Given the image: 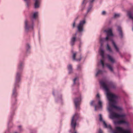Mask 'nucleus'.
<instances>
[{"mask_svg":"<svg viewBox=\"0 0 133 133\" xmlns=\"http://www.w3.org/2000/svg\"><path fill=\"white\" fill-rule=\"evenodd\" d=\"M99 83L101 86L107 92V95L109 101L110 106L108 108L109 111L110 112H112V108H114L118 110H122V108H121L116 105V100L117 99L118 96L109 92L108 85L105 82L102 81H99Z\"/></svg>","mask_w":133,"mask_h":133,"instance_id":"nucleus-1","label":"nucleus"},{"mask_svg":"<svg viewBox=\"0 0 133 133\" xmlns=\"http://www.w3.org/2000/svg\"><path fill=\"white\" fill-rule=\"evenodd\" d=\"M111 116L112 119H118L121 118L122 119L121 120L115 121V124H124L127 125L128 124V122L123 119L125 116V115L124 114H119L114 112H112L111 114Z\"/></svg>","mask_w":133,"mask_h":133,"instance_id":"nucleus-2","label":"nucleus"},{"mask_svg":"<svg viewBox=\"0 0 133 133\" xmlns=\"http://www.w3.org/2000/svg\"><path fill=\"white\" fill-rule=\"evenodd\" d=\"M21 81V75L17 72L16 74V82L15 84L14 88L12 91V96L14 97H16L17 96V94L16 92V88L19 87V83Z\"/></svg>","mask_w":133,"mask_h":133,"instance_id":"nucleus-3","label":"nucleus"},{"mask_svg":"<svg viewBox=\"0 0 133 133\" xmlns=\"http://www.w3.org/2000/svg\"><path fill=\"white\" fill-rule=\"evenodd\" d=\"M114 133H131V132L129 130H124L122 128L117 127Z\"/></svg>","mask_w":133,"mask_h":133,"instance_id":"nucleus-4","label":"nucleus"},{"mask_svg":"<svg viewBox=\"0 0 133 133\" xmlns=\"http://www.w3.org/2000/svg\"><path fill=\"white\" fill-rule=\"evenodd\" d=\"M79 94L80 95L79 97L78 98H75L74 100V103L76 109L79 110L80 109L79 102L81 101V93L79 92Z\"/></svg>","mask_w":133,"mask_h":133,"instance_id":"nucleus-5","label":"nucleus"},{"mask_svg":"<svg viewBox=\"0 0 133 133\" xmlns=\"http://www.w3.org/2000/svg\"><path fill=\"white\" fill-rule=\"evenodd\" d=\"M85 22L84 20L81 21L77 26V31L80 33H82L84 31L83 25L85 23Z\"/></svg>","mask_w":133,"mask_h":133,"instance_id":"nucleus-6","label":"nucleus"},{"mask_svg":"<svg viewBox=\"0 0 133 133\" xmlns=\"http://www.w3.org/2000/svg\"><path fill=\"white\" fill-rule=\"evenodd\" d=\"M72 57L73 60L79 62L81 61L82 58L81 55L77 54L76 52H73Z\"/></svg>","mask_w":133,"mask_h":133,"instance_id":"nucleus-7","label":"nucleus"},{"mask_svg":"<svg viewBox=\"0 0 133 133\" xmlns=\"http://www.w3.org/2000/svg\"><path fill=\"white\" fill-rule=\"evenodd\" d=\"M99 120L100 122H102L103 123L104 127V128H108L109 129H111V127L110 125H108L105 122V121L103 120L102 116L101 114L99 115Z\"/></svg>","mask_w":133,"mask_h":133,"instance_id":"nucleus-8","label":"nucleus"},{"mask_svg":"<svg viewBox=\"0 0 133 133\" xmlns=\"http://www.w3.org/2000/svg\"><path fill=\"white\" fill-rule=\"evenodd\" d=\"M98 106L97 105H95V111H97V109H102V102L101 100L98 101Z\"/></svg>","mask_w":133,"mask_h":133,"instance_id":"nucleus-9","label":"nucleus"},{"mask_svg":"<svg viewBox=\"0 0 133 133\" xmlns=\"http://www.w3.org/2000/svg\"><path fill=\"white\" fill-rule=\"evenodd\" d=\"M76 40V37L75 36L72 37L71 38L70 44L72 46L74 45Z\"/></svg>","mask_w":133,"mask_h":133,"instance_id":"nucleus-10","label":"nucleus"},{"mask_svg":"<svg viewBox=\"0 0 133 133\" xmlns=\"http://www.w3.org/2000/svg\"><path fill=\"white\" fill-rule=\"evenodd\" d=\"M28 21L27 20H26L25 21V30L26 32H28L29 29L30 28V26L28 25Z\"/></svg>","mask_w":133,"mask_h":133,"instance_id":"nucleus-11","label":"nucleus"},{"mask_svg":"<svg viewBox=\"0 0 133 133\" xmlns=\"http://www.w3.org/2000/svg\"><path fill=\"white\" fill-rule=\"evenodd\" d=\"M105 32L107 33V35L110 36H112L113 34L112 32L111 29H110L108 30H105Z\"/></svg>","mask_w":133,"mask_h":133,"instance_id":"nucleus-12","label":"nucleus"},{"mask_svg":"<svg viewBox=\"0 0 133 133\" xmlns=\"http://www.w3.org/2000/svg\"><path fill=\"white\" fill-rule=\"evenodd\" d=\"M117 30L119 32V35L121 38L123 37V34L121 26H118L117 27Z\"/></svg>","mask_w":133,"mask_h":133,"instance_id":"nucleus-13","label":"nucleus"},{"mask_svg":"<svg viewBox=\"0 0 133 133\" xmlns=\"http://www.w3.org/2000/svg\"><path fill=\"white\" fill-rule=\"evenodd\" d=\"M68 69L69 71L68 73L71 74L73 72V69L72 65L71 64H69L68 66Z\"/></svg>","mask_w":133,"mask_h":133,"instance_id":"nucleus-14","label":"nucleus"},{"mask_svg":"<svg viewBox=\"0 0 133 133\" xmlns=\"http://www.w3.org/2000/svg\"><path fill=\"white\" fill-rule=\"evenodd\" d=\"M107 56L108 60L110 61L112 63H113L115 62V61L114 59L110 55L108 54Z\"/></svg>","mask_w":133,"mask_h":133,"instance_id":"nucleus-15","label":"nucleus"},{"mask_svg":"<svg viewBox=\"0 0 133 133\" xmlns=\"http://www.w3.org/2000/svg\"><path fill=\"white\" fill-rule=\"evenodd\" d=\"M23 63L21 62H20L19 64L18 65V70L19 71L22 70L23 69Z\"/></svg>","mask_w":133,"mask_h":133,"instance_id":"nucleus-16","label":"nucleus"},{"mask_svg":"<svg viewBox=\"0 0 133 133\" xmlns=\"http://www.w3.org/2000/svg\"><path fill=\"white\" fill-rule=\"evenodd\" d=\"M108 84L111 88L113 89H115L116 88V85L112 82H109L108 83Z\"/></svg>","mask_w":133,"mask_h":133,"instance_id":"nucleus-17","label":"nucleus"},{"mask_svg":"<svg viewBox=\"0 0 133 133\" xmlns=\"http://www.w3.org/2000/svg\"><path fill=\"white\" fill-rule=\"evenodd\" d=\"M106 65L109 69L111 72H113L114 70L112 67L109 64H106Z\"/></svg>","mask_w":133,"mask_h":133,"instance_id":"nucleus-18","label":"nucleus"},{"mask_svg":"<svg viewBox=\"0 0 133 133\" xmlns=\"http://www.w3.org/2000/svg\"><path fill=\"white\" fill-rule=\"evenodd\" d=\"M112 44L113 45L114 47H115V49H116L117 51L119 52V54H120V53L119 52V48L117 47V46L116 45L115 43L113 41H112Z\"/></svg>","mask_w":133,"mask_h":133,"instance_id":"nucleus-19","label":"nucleus"},{"mask_svg":"<svg viewBox=\"0 0 133 133\" xmlns=\"http://www.w3.org/2000/svg\"><path fill=\"white\" fill-rule=\"evenodd\" d=\"M35 3L34 4L35 8H36L39 7L38 4L39 0H35Z\"/></svg>","mask_w":133,"mask_h":133,"instance_id":"nucleus-20","label":"nucleus"},{"mask_svg":"<svg viewBox=\"0 0 133 133\" xmlns=\"http://www.w3.org/2000/svg\"><path fill=\"white\" fill-rule=\"evenodd\" d=\"M100 55L103 58H104V51L103 49H101L100 51Z\"/></svg>","mask_w":133,"mask_h":133,"instance_id":"nucleus-21","label":"nucleus"},{"mask_svg":"<svg viewBox=\"0 0 133 133\" xmlns=\"http://www.w3.org/2000/svg\"><path fill=\"white\" fill-rule=\"evenodd\" d=\"M99 74H102V71L101 70H99L97 72L96 74V76H97Z\"/></svg>","mask_w":133,"mask_h":133,"instance_id":"nucleus-22","label":"nucleus"},{"mask_svg":"<svg viewBox=\"0 0 133 133\" xmlns=\"http://www.w3.org/2000/svg\"><path fill=\"white\" fill-rule=\"evenodd\" d=\"M82 69V66L80 65H78L77 68V70L78 71H80Z\"/></svg>","mask_w":133,"mask_h":133,"instance_id":"nucleus-23","label":"nucleus"},{"mask_svg":"<svg viewBox=\"0 0 133 133\" xmlns=\"http://www.w3.org/2000/svg\"><path fill=\"white\" fill-rule=\"evenodd\" d=\"M108 49L110 52L112 51V50L111 47L109 46L108 44H107V45Z\"/></svg>","mask_w":133,"mask_h":133,"instance_id":"nucleus-24","label":"nucleus"},{"mask_svg":"<svg viewBox=\"0 0 133 133\" xmlns=\"http://www.w3.org/2000/svg\"><path fill=\"white\" fill-rule=\"evenodd\" d=\"M38 15L37 12H35L33 15V17L34 18H35Z\"/></svg>","mask_w":133,"mask_h":133,"instance_id":"nucleus-25","label":"nucleus"},{"mask_svg":"<svg viewBox=\"0 0 133 133\" xmlns=\"http://www.w3.org/2000/svg\"><path fill=\"white\" fill-rule=\"evenodd\" d=\"M26 2V5L28 7L29 6V0H24Z\"/></svg>","mask_w":133,"mask_h":133,"instance_id":"nucleus-26","label":"nucleus"},{"mask_svg":"<svg viewBox=\"0 0 133 133\" xmlns=\"http://www.w3.org/2000/svg\"><path fill=\"white\" fill-rule=\"evenodd\" d=\"M30 48V46L29 44H27L26 46V49L28 50Z\"/></svg>","mask_w":133,"mask_h":133,"instance_id":"nucleus-27","label":"nucleus"},{"mask_svg":"<svg viewBox=\"0 0 133 133\" xmlns=\"http://www.w3.org/2000/svg\"><path fill=\"white\" fill-rule=\"evenodd\" d=\"M101 64L102 65V67L103 68L104 67V61L102 60H101Z\"/></svg>","mask_w":133,"mask_h":133,"instance_id":"nucleus-28","label":"nucleus"},{"mask_svg":"<svg viewBox=\"0 0 133 133\" xmlns=\"http://www.w3.org/2000/svg\"><path fill=\"white\" fill-rule=\"evenodd\" d=\"M77 77H75L74 79L73 80L74 84H76V81L77 80Z\"/></svg>","mask_w":133,"mask_h":133,"instance_id":"nucleus-29","label":"nucleus"},{"mask_svg":"<svg viewBox=\"0 0 133 133\" xmlns=\"http://www.w3.org/2000/svg\"><path fill=\"white\" fill-rule=\"evenodd\" d=\"M94 101H92L90 103V105L91 106H93L94 105Z\"/></svg>","mask_w":133,"mask_h":133,"instance_id":"nucleus-30","label":"nucleus"},{"mask_svg":"<svg viewBox=\"0 0 133 133\" xmlns=\"http://www.w3.org/2000/svg\"><path fill=\"white\" fill-rule=\"evenodd\" d=\"M119 15L117 14H115L114 15V17H119Z\"/></svg>","mask_w":133,"mask_h":133,"instance_id":"nucleus-31","label":"nucleus"},{"mask_svg":"<svg viewBox=\"0 0 133 133\" xmlns=\"http://www.w3.org/2000/svg\"><path fill=\"white\" fill-rule=\"evenodd\" d=\"M75 25V21H74L72 25V27L73 28H74Z\"/></svg>","mask_w":133,"mask_h":133,"instance_id":"nucleus-32","label":"nucleus"},{"mask_svg":"<svg viewBox=\"0 0 133 133\" xmlns=\"http://www.w3.org/2000/svg\"><path fill=\"white\" fill-rule=\"evenodd\" d=\"M98 132V133H103V132L101 129H99Z\"/></svg>","mask_w":133,"mask_h":133,"instance_id":"nucleus-33","label":"nucleus"},{"mask_svg":"<svg viewBox=\"0 0 133 133\" xmlns=\"http://www.w3.org/2000/svg\"><path fill=\"white\" fill-rule=\"evenodd\" d=\"M102 14L103 15H105L106 14V12L105 11H103L102 12Z\"/></svg>","mask_w":133,"mask_h":133,"instance_id":"nucleus-34","label":"nucleus"},{"mask_svg":"<svg viewBox=\"0 0 133 133\" xmlns=\"http://www.w3.org/2000/svg\"><path fill=\"white\" fill-rule=\"evenodd\" d=\"M109 36H108V35H107V36L105 38V39L106 40H108L109 39Z\"/></svg>","mask_w":133,"mask_h":133,"instance_id":"nucleus-35","label":"nucleus"},{"mask_svg":"<svg viewBox=\"0 0 133 133\" xmlns=\"http://www.w3.org/2000/svg\"><path fill=\"white\" fill-rule=\"evenodd\" d=\"M96 97L98 98H99L100 96L98 94H97L96 95Z\"/></svg>","mask_w":133,"mask_h":133,"instance_id":"nucleus-36","label":"nucleus"},{"mask_svg":"<svg viewBox=\"0 0 133 133\" xmlns=\"http://www.w3.org/2000/svg\"><path fill=\"white\" fill-rule=\"evenodd\" d=\"M21 126H20V125L19 126H18V128H20V130H19L20 131H21L22 130V129L21 128Z\"/></svg>","mask_w":133,"mask_h":133,"instance_id":"nucleus-37","label":"nucleus"},{"mask_svg":"<svg viewBox=\"0 0 133 133\" xmlns=\"http://www.w3.org/2000/svg\"><path fill=\"white\" fill-rule=\"evenodd\" d=\"M91 9V8H89L87 10V12H89L90 10Z\"/></svg>","mask_w":133,"mask_h":133,"instance_id":"nucleus-38","label":"nucleus"},{"mask_svg":"<svg viewBox=\"0 0 133 133\" xmlns=\"http://www.w3.org/2000/svg\"><path fill=\"white\" fill-rule=\"evenodd\" d=\"M31 28L32 29H33V24H32L31 26Z\"/></svg>","mask_w":133,"mask_h":133,"instance_id":"nucleus-39","label":"nucleus"},{"mask_svg":"<svg viewBox=\"0 0 133 133\" xmlns=\"http://www.w3.org/2000/svg\"><path fill=\"white\" fill-rule=\"evenodd\" d=\"M95 0H91L90 1V3H92Z\"/></svg>","mask_w":133,"mask_h":133,"instance_id":"nucleus-40","label":"nucleus"},{"mask_svg":"<svg viewBox=\"0 0 133 133\" xmlns=\"http://www.w3.org/2000/svg\"><path fill=\"white\" fill-rule=\"evenodd\" d=\"M85 0H83V2H82V5H83L84 3V2H85Z\"/></svg>","mask_w":133,"mask_h":133,"instance_id":"nucleus-41","label":"nucleus"},{"mask_svg":"<svg viewBox=\"0 0 133 133\" xmlns=\"http://www.w3.org/2000/svg\"><path fill=\"white\" fill-rule=\"evenodd\" d=\"M100 41H102V39H101L100 40Z\"/></svg>","mask_w":133,"mask_h":133,"instance_id":"nucleus-42","label":"nucleus"},{"mask_svg":"<svg viewBox=\"0 0 133 133\" xmlns=\"http://www.w3.org/2000/svg\"><path fill=\"white\" fill-rule=\"evenodd\" d=\"M79 48H80L81 47V44H80V45H79Z\"/></svg>","mask_w":133,"mask_h":133,"instance_id":"nucleus-43","label":"nucleus"},{"mask_svg":"<svg viewBox=\"0 0 133 133\" xmlns=\"http://www.w3.org/2000/svg\"><path fill=\"white\" fill-rule=\"evenodd\" d=\"M75 35H77V33L76 32L75 33Z\"/></svg>","mask_w":133,"mask_h":133,"instance_id":"nucleus-44","label":"nucleus"},{"mask_svg":"<svg viewBox=\"0 0 133 133\" xmlns=\"http://www.w3.org/2000/svg\"><path fill=\"white\" fill-rule=\"evenodd\" d=\"M53 95H54V92H53Z\"/></svg>","mask_w":133,"mask_h":133,"instance_id":"nucleus-45","label":"nucleus"},{"mask_svg":"<svg viewBox=\"0 0 133 133\" xmlns=\"http://www.w3.org/2000/svg\"><path fill=\"white\" fill-rule=\"evenodd\" d=\"M14 133H18L17 132H14Z\"/></svg>","mask_w":133,"mask_h":133,"instance_id":"nucleus-46","label":"nucleus"},{"mask_svg":"<svg viewBox=\"0 0 133 133\" xmlns=\"http://www.w3.org/2000/svg\"><path fill=\"white\" fill-rule=\"evenodd\" d=\"M101 46H102V43H101Z\"/></svg>","mask_w":133,"mask_h":133,"instance_id":"nucleus-47","label":"nucleus"},{"mask_svg":"<svg viewBox=\"0 0 133 133\" xmlns=\"http://www.w3.org/2000/svg\"><path fill=\"white\" fill-rule=\"evenodd\" d=\"M83 9H82V11H83Z\"/></svg>","mask_w":133,"mask_h":133,"instance_id":"nucleus-48","label":"nucleus"},{"mask_svg":"<svg viewBox=\"0 0 133 133\" xmlns=\"http://www.w3.org/2000/svg\"><path fill=\"white\" fill-rule=\"evenodd\" d=\"M79 83H78V85H79Z\"/></svg>","mask_w":133,"mask_h":133,"instance_id":"nucleus-49","label":"nucleus"},{"mask_svg":"<svg viewBox=\"0 0 133 133\" xmlns=\"http://www.w3.org/2000/svg\"><path fill=\"white\" fill-rule=\"evenodd\" d=\"M78 81L79 80V79H78Z\"/></svg>","mask_w":133,"mask_h":133,"instance_id":"nucleus-50","label":"nucleus"}]
</instances>
